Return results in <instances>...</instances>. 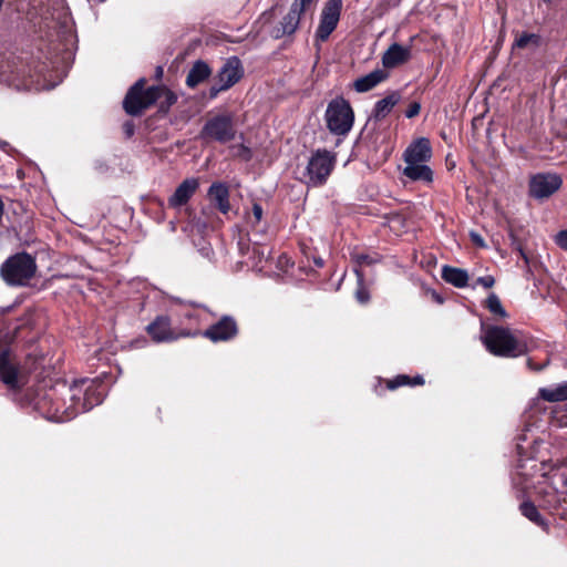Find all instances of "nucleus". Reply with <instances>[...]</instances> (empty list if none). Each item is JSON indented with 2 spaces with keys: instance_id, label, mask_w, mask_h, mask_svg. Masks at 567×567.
<instances>
[{
  "instance_id": "obj_1",
  "label": "nucleus",
  "mask_w": 567,
  "mask_h": 567,
  "mask_svg": "<svg viewBox=\"0 0 567 567\" xmlns=\"http://www.w3.org/2000/svg\"><path fill=\"white\" fill-rule=\"evenodd\" d=\"M48 66L45 63L25 65L13 53L0 55V82L16 89L17 91H41L55 86L47 78Z\"/></svg>"
},
{
  "instance_id": "obj_2",
  "label": "nucleus",
  "mask_w": 567,
  "mask_h": 567,
  "mask_svg": "<svg viewBox=\"0 0 567 567\" xmlns=\"http://www.w3.org/2000/svg\"><path fill=\"white\" fill-rule=\"evenodd\" d=\"M17 10L25 13L30 21L40 18L39 24L73 38L72 19L64 0H19Z\"/></svg>"
},
{
  "instance_id": "obj_3",
  "label": "nucleus",
  "mask_w": 567,
  "mask_h": 567,
  "mask_svg": "<svg viewBox=\"0 0 567 567\" xmlns=\"http://www.w3.org/2000/svg\"><path fill=\"white\" fill-rule=\"evenodd\" d=\"M69 405L62 409L55 404L52 419L56 422H68L78 414L84 413L103 402L105 390L102 383L93 380H80L68 389Z\"/></svg>"
},
{
  "instance_id": "obj_4",
  "label": "nucleus",
  "mask_w": 567,
  "mask_h": 567,
  "mask_svg": "<svg viewBox=\"0 0 567 567\" xmlns=\"http://www.w3.org/2000/svg\"><path fill=\"white\" fill-rule=\"evenodd\" d=\"M482 342L486 350L496 357L516 358L524 354L526 347L508 328L501 326H482Z\"/></svg>"
},
{
  "instance_id": "obj_5",
  "label": "nucleus",
  "mask_w": 567,
  "mask_h": 567,
  "mask_svg": "<svg viewBox=\"0 0 567 567\" xmlns=\"http://www.w3.org/2000/svg\"><path fill=\"white\" fill-rule=\"evenodd\" d=\"M37 271L35 259L27 252L10 256L0 267V276L8 286H27Z\"/></svg>"
},
{
  "instance_id": "obj_6",
  "label": "nucleus",
  "mask_w": 567,
  "mask_h": 567,
  "mask_svg": "<svg viewBox=\"0 0 567 567\" xmlns=\"http://www.w3.org/2000/svg\"><path fill=\"white\" fill-rule=\"evenodd\" d=\"M336 165V156L326 148L313 152L299 179L309 187L324 185Z\"/></svg>"
},
{
  "instance_id": "obj_7",
  "label": "nucleus",
  "mask_w": 567,
  "mask_h": 567,
  "mask_svg": "<svg viewBox=\"0 0 567 567\" xmlns=\"http://www.w3.org/2000/svg\"><path fill=\"white\" fill-rule=\"evenodd\" d=\"M542 478L537 482L535 488L538 496L544 498L550 506L560 502L559 495L567 487V474L561 472L556 465L542 464Z\"/></svg>"
},
{
  "instance_id": "obj_8",
  "label": "nucleus",
  "mask_w": 567,
  "mask_h": 567,
  "mask_svg": "<svg viewBox=\"0 0 567 567\" xmlns=\"http://www.w3.org/2000/svg\"><path fill=\"white\" fill-rule=\"evenodd\" d=\"M324 120L327 127L334 135H347L354 122L353 110L344 97L338 96L328 103Z\"/></svg>"
},
{
  "instance_id": "obj_9",
  "label": "nucleus",
  "mask_w": 567,
  "mask_h": 567,
  "mask_svg": "<svg viewBox=\"0 0 567 567\" xmlns=\"http://www.w3.org/2000/svg\"><path fill=\"white\" fill-rule=\"evenodd\" d=\"M236 134L235 117L230 112L210 116L200 130V138L220 144L234 141Z\"/></svg>"
},
{
  "instance_id": "obj_10",
  "label": "nucleus",
  "mask_w": 567,
  "mask_h": 567,
  "mask_svg": "<svg viewBox=\"0 0 567 567\" xmlns=\"http://www.w3.org/2000/svg\"><path fill=\"white\" fill-rule=\"evenodd\" d=\"M145 86V79L136 81L127 91L123 100V109L131 116H137L159 99L161 90L157 86Z\"/></svg>"
},
{
  "instance_id": "obj_11",
  "label": "nucleus",
  "mask_w": 567,
  "mask_h": 567,
  "mask_svg": "<svg viewBox=\"0 0 567 567\" xmlns=\"http://www.w3.org/2000/svg\"><path fill=\"white\" fill-rule=\"evenodd\" d=\"M4 338L8 340H0V379L9 388L16 389L19 385V361L9 347L13 337L6 333Z\"/></svg>"
},
{
  "instance_id": "obj_12",
  "label": "nucleus",
  "mask_w": 567,
  "mask_h": 567,
  "mask_svg": "<svg viewBox=\"0 0 567 567\" xmlns=\"http://www.w3.org/2000/svg\"><path fill=\"white\" fill-rule=\"evenodd\" d=\"M342 0H328L321 11L319 25L316 30V38L320 41L329 39L336 30L342 11Z\"/></svg>"
},
{
  "instance_id": "obj_13",
  "label": "nucleus",
  "mask_w": 567,
  "mask_h": 567,
  "mask_svg": "<svg viewBox=\"0 0 567 567\" xmlns=\"http://www.w3.org/2000/svg\"><path fill=\"white\" fill-rule=\"evenodd\" d=\"M563 179L555 173H538L529 181V195L535 199H545L556 193Z\"/></svg>"
},
{
  "instance_id": "obj_14",
  "label": "nucleus",
  "mask_w": 567,
  "mask_h": 567,
  "mask_svg": "<svg viewBox=\"0 0 567 567\" xmlns=\"http://www.w3.org/2000/svg\"><path fill=\"white\" fill-rule=\"evenodd\" d=\"M237 333L236 320L230 316H223L216 323L205 330L204 337L213 342H225L234 339Z\"/></svg>"
},
{
  "instance_id": "obj_15",
  "label": "nucleus",
  "mask_w": 567,
  "mask_h": 567,
  "mask_svg": "<svg viewBox=\"0 0 567 567\" xmlns=\"http://www.w3.org/2000/svg\"><path fill=\"white\" fill-rule=\"evenodd\" d=\"M431 157V144L430 141L425 137H421L412 142L403 154L405 164L427 163Z\"/></svg>"
},
{
  "instance_id": "obj_16",
  "label": "nucleus",
  "mask_w": 567,
  "mask_h": 567,
  "mask_svg": "<svg viewBox=\"0 0 567 567\" xmlns=\"http://www.w3.org/2000/svg\"><path fill=\"white\" fill-rule=\"evenodd\" d=\"M199 187V181L196 177L184 179L175 189L173 195L168 198V206L174 209H179L186 205L194 196Z\"/></svg>"
},
{
  "instance_id": "obj_17",
  "label": "nucleus",
  "mask_w": 567,
  "mask_h": 567,
  "mask_svg": "<svg viewBox=\"0 0 567 567\" xmlns=\"http://www.w3.org/2000/svg\"><path fill=\"white\" fill-rule=\"evenodd\" d=\"M244 75V69L237 56L228 58L217 74V81L224 84V87L230 89Z\"/></svg>"
},
{
  "instance_id": "obj_18",
  "label": "nucleus",
  "mask_w": 567,
  "mask_h": 567,
  "mask_svg": "<svg viewBox=\"0 0 567 567\" xmlns=\"http://www.w3.org/2000/svg\"><path fill=\"white\" fill-rule=\"evenodd\" d=\"M146 330L155 342H166L175 340L174 332L171 328V320L167 316H158L152 321Z\"/></svg>"
},
{
  "instance_id": "obj_19",
  "label": "nucleus",
  "mask_w": 567,
  "mask_h": 567,
  "mask_svg": "<svg viewBox=\"0 0 567 567\" xmlns=\"http://www.w3.org/2000/svg\"><path fill=\"white\" fill-rule=\"evenodd\" d=\"M302 13V11L291 6L289 12L279 22V25L272 30V37L275 39H281L286 35L293 34L299 27Z\"/></svg>"
},
{
  "instance_id": "obj_20",
  "label": "nucleus",
  "mask_w": 567,
  "mask_h": 567,
  "mask_svg": "<svg viewBox=\"0 0 567 567\" xmlns=\"http://www.w3.org/2000/svg\"><path fill=\"white\" fill-rule=\"evenodd\" d=\"M411 58V49L399 43L391 44L382 55V64L386 69H393L408 62Z\"/></svg>"
},
{
  "instance_id": "obj_21",
  "label": "nucleus",
  "mask_w": 567,
  "mask_h": 567,
  "mask_svg": "<svg viewBox=\"0 0 567 567\" xmlns=\"http://www.w3.org/2000/svg\"><path fill=\"white\" fill-rule=\"evenodd\" d=\"M207 195L210 202L215 204L221 214H227L230 210V193L228 186L225 183H213L208 188Z\"/></svg>"
},
{
  "instance_id": "obj_22",
  "label": "nucleus",
  "mask_w": 567,
  "mask_h": 567,
  "mask_svg": "<svg viewBox=\"0 0 567 567\" xmlns=\"http://www.w3.org/2000/svg\"><path fill=\"white\" fill-rule=\"evenodd\" d=\"M388 78V73L384 70L377 69L369 74L361 76L353 82V87L359 93H364L373 87H375L378 84L383 82Z\"/></svg>"
},
{
  "instance_id": "obj_23",
  "label": "nucleus",
  "mask_w": 567,
  "mask_h": 567,
  "mask_svg": "<svg viewBox=\"0 0 567 567\" xmlns=\"http://www.w3.org/2000/svg\"><path fill=\"white\" fill-rule=\"evenodd\" d=\"M212 70L209 65L203 60H197L187 73L186 85L194 89L207 80Z\"/></svg>"
},
{
  "instance_id": "obj_24",
  "label": "nucleus",
  "mask_w": 567,
  "mask_h": 567,
  "mask_svg": "<svg viewBox=\"0 0 567 567\" xmlns=\"http://www.w3.org/2000/svg\"><path fill=\"white\" fill-rule=\"evenodd\" d=\"M403 175L413 182L432 183L433 171L426 163L406 164L403 169Z\"/></svg>"
},
{
  "instance_id": "obj_25",
  "label": "nucleus",
  "mask_w": 567,
  "mask_h": 567,
  "mask_svg": "<svg viewBox=\"0 0 567 567\" xmlns=\"http://www.w3.org/2000/svg\"><path fill=\"white\" fill-rule=\"evenodd\" d=\"M401 95L399 92H391L385 97L379 100L373 107L371 117L380 121L390 114L392 109L399 103Z\"/></svg>"
},
{
  "instance_id": "obj_26",
  "label": "nucleus",
  "mask_w": 567,
  "mask_h": 567,
  "mask_svg": "<svg viewBox=\"0 0 567 567\" xmlns=\"http://www.w3.org/2000/svg\"><path fill=\"white\" fill-rule=\"evenodd\" d=\"M442 278L456 288H464L467 286L468 274L464 269L445 265L442 268Z\"/></svg>"
},
{
  "instance_id": "obj_27",
  "label": "nucleus",
  "mask_w": 567,
  "mask_h": 567,
  "mask_svg": "<svg viewBox=\"0 0 567 567\" xmlns=\"http://www.w3.org/2000/svg\"><path fill=\"white\" fill-rule=\"evenodd\" d=\"M520 514L526 517L528 520L534 523L535 525L542 527L544 530L549 529L548 522L543 517V515L539 513L538 508L535 506V504L530 501H524L519 505Z\"/></svg>"
},
{
  "instance_id": "obj_28",
  "label": "nucleus",
  "mask_w": 567,
  "mask_h": 567,
  "mask_svg": "<svg viewBox=\"0 0 567 567\" xmlns=\"http://www.w3.org/2000/svg\"><path fill=\"white\" fill-rule=\"evenodd\" d=\"M538 395L547 402H560L567 400V381L555 388H540Z\"/></svg>"
},
{
  "instance_id": "obj_29",
  "label": "nucleus",
  "mask_w": 567,
  "mask_h": 567,
  "mask_svg": "<svg viewBox=\"0 0 567 567\" xmlns=\"http://www.w3.org/2000/svg\"><path fill=\"white\" fill-rule=\"evenodd\" d=\"M357 276V289H355V299L359 303L365 305L370 300V292L364 285V275L362 270L357 268L353 269Z\"/></svg>"
},
{
  "instance_id": "obj_30",
  "label": "nucleus",
  "mask_w": 567,
  "mask_h": 567,
  "mask_svg": "<svg viewBox=\"0 0 567 567\" xmlns=\"http://www.w3.org/2000/svg\"><path fill=\"white\" fill-rule=\"evenodd\" d=\"M540 35L536 33L524 32L516 38L514 45L518 49H525L529 47L538 48L540 45Z\"/></svg>"
},
{
  "instance_id": "obj_31",
  "label": "nucleus",
  "mask_w": 567,
  "mask_h": 567,
  "mask_svg": "<svg viewBox=\"0 0 567 567\" xmlns=\"http://www.w3.org/2000/svg\"><path fill=\"white\" fill-rule=\"evenodd\" d=\"M485 306L488 309V311L495 316H498L501 318L508 317V313L504 309L498 296L494 292L488 295V297L485 301Z\"/></svg>"
},
{
  "instance_id": "obj_32",
  "label": "nucleus",
  "mask_w": 567,
  "mask_h": 567,
  "mask_svg": "<svg viewBox=\"0 0 567 567\" xmlns=\"http://www.w3.org/2000/svg\"><path fill=\"white\" fill-rule=\"evenodd\" d=\"M264 216L262 206L258 203H254L251 207V213L247 215V223L250 225L252 229L262 233V229H257L258 225L261 223Z\"/></svg>"
},
{
  "instance_id": "obj_33",
  "label": "nucleus",
  "mask_w": 567,
  "mask_h": 567,
  "mask_svg": "<svg viewBox=\"0 0 567 567\" xmlns=\"http://www.w3.org/2000/svg\"><path fill=\"white\" fill-rule=\"evenodd\" d=\"M352 261L354 262V268L361 270L362 266H370L379 261L377 256H371L364 252H353L351 255Z\"/></svg>"
},
{
  "instance_id": "obj_34",
  "label": "nucleus",
  "mask_w": 567,
  "mask_h": 567,
  "mask_svg": "<svg viewBox=\"0 0 567 567\" xmlns=\"http://www.w3.org/2000/svg\"><path fill=\"white\" fill-rule=\"evenodd\" d=\"M404 385H411V378L406 374H399L388 382V388L390 390H394Z\"/></svg>"
},
{
  "instance_id": "obj_35",
  "label": "nucleus",
  "mask_w": 567,
  "mask_h": 567,
  "mask_svg": "<svg viewBox=\"0 0 567 567\" xmlns=\"http://www.w3.org/2000/svg\"><path fill=\"white\" fill-rule=\"evenodd\" d=\"M44 400H49V404H50L47 410V417L49 420L56 422L54 419H52V414L54 412L55 404H59L62 409H64L65 406L69 405V403H66L65 400L61 401L59 399H54L52 395L44 396Z\"/></svg>"
},
{
  "instance_id": "obj_36",
  "label": "nucleus",
  "mask_w": 567,
  "mask_h": 567,
  "mask_svg": "<svg viewBox=\"0 0 567 567\" xmlns=\"http://www.w3.org/2000/svg\"><path fill=\"white\" fill-rule=\"evenodd\" d=\"M228 90L227 87H224V84L223 83H219L217 81V83L213 84L209 90H208V96L210 100H214L218 96V94L223 91H226Z\"/></svg>"
},
{
  "instance_id": "obj_37",
  "label": "nucleus",
  "mask_w": 567,
  "mask_h": 567,
  "mask_svg": "<svg viewBox=\"0 0 567 567\" xmlns=\"http://www.w3.org/2000/svg\"><path fill=\"white\" fill-rule=\"evenodd\" d=\"M555 243L564 250H567V229L560 230L555 237Z\"/></svg>"
},
{
  "instance_id": "obj_38",
  "label": "nucleus",
  "mask_w": 567,
  "mask_h": 567,
  "mask_svg": "<svg viewBox=\"0 0 567 567\" xmlns=\"http://www.w3.org/2000/svg\"><path fill=\"white\" fill-rule=\"evenodd\" d=\"M494 284H495V279L491 275L478 277L476 279V285H480L486 289L492 288L494 286Z\"/></svg>"
},
{
  "instance_id": "obj_39",
  "label": "nucleus",
  "mask_w": 567,
  "mask_h": 567,
  "mask_svg": "<svg viewBox=\"0 0 567 567\" xmlns=\"http://www.w3.org/2000/svg\"><path fill=\"white\" fill-rule=\"evenodd\" d=\"M420 110H421L420 103L413 102V103L410 104L409 109L406 110L405 116L408 118H412V117L416 116L420 113Z\"/></svg>"
},
{
  "instance_id": "obj_40",
  "label": "nucleus",
  "mask_w": 567,
  "mask_h": 567,
  "mask_svg": "<svg viewBox=\"0 0 567 567\" xmlns=\"http://www.w3.org/2000/svg\"><path fill=\"white\" fill-rule=\"evenodd\" d=\"M311 2L312 0H295L291 6L305 12L306 8L310 6Z\"/></svg>"
},
{
  "instance_id": "obj_41",
  "label": "nucleus",
  "mask_w": 567,
  "mask_h": 567,
  "mask_svg": "<svg viewBox=\"0 0 567 567\" xmlns=\"http://www.w3.org/2000/svg\"><path fill=\"white\" fill-rule=\"evenodd\" d=\"M424 383V379L422 375H416L411 378V385H422Z\"/></svg>"
},
{
  "instance_id": "obj_42",
  "label": "nucleus",
  "mask_w": 567,
  "mask_h": 567,
  "mask_svg": "<svg viewBox=\"0 0 567 567\" xmlns=\"http://www.w3.org/2000/svg\"><path fill=\"white\" fill-rule=\"evenodd\" d=\"M527 365L529 369L532 370H535V371H540L546 364H534L533 361L530 359L527 360Z\"/></svg>"
},
{
  "instance_id": "obj_43",
  "label": "nucleus",
  "mask_w": 567,
  "mask_h": 567,
  "mask_svg": "<svg viewBox=\"0 0 567 567\" xmlns=\"http://www.w3.org/2000/svg\"><path fill=\"white\" fill-rule=\"evenodd\" d=\"M471 237H472V240H473L475 244H477V245H478V246H481V247H483V246H484V241H483V239H482V237H481L480 235H477V234H474V233H473Z\"/></svg>"
},
{
  "instance_id": "obj_44",
  "label": "nucleus",
  "mask_w": 567,
  "mask_h": 567,
  "mask_svg": "<svg viewBox=\"0 0 567 567\" xmlns=\"http://www.w3.org/2000/svg\"><path fill=\"white\" fill-rule=\"evenodd\" d=\"M177 97L173 93H168L167 95V103L169 105L174 104L176 102Z\"/></svg>"
},
{
  "instance_id": "obj_45",
  "label": "nucleus",
  "mask_w": 567,
  "mask_h": 567,
  "mask_svg": "<svg viewBox=\"0 0 567 567\" xmlns=\"http://www.w3.org/2000/svg\"><path fill=\"white\" fill-rule=\"evenodd\" d=\"M125 131H126V134H127L128 136H131V135L133 134V125H132V124H127V125L125 126Z\"/></svg>"
},
{
  "instance_id": "obj_46",
  "label": "nucleus",
  "mask_w": 567,
  "mask_h": 567,
  "mask_svg": "<svg viewBox=\"0 0 567 567\" xmlns=\"http://www.w3.org/2000/svg\"><path fill=\"white\" fill-rule=\"evenodd\" d=\"M241 150H243L244 152H246V153H247V155H246V157H245V158H246V159H249V158H250V151H249V148L243 145V146H241Z\"/></svg>"
},
{
  "instance_id": "obj_47",
  "label": "nucleus",
  "mask_w": 567,
  "mask_h": 567,
  "mask_svg": "<svg viewBox=\"0 0 567 567\" xmlns=\"http://www.w3.org/2000/svg\"><path fill=\"white\" fill-rule=\"evenodd\" d=\"M315 264L318 266V267H322L323 266V260L321 258H316L315 259Z\"/></svg>"
},
{
  "instance_id": "obj_48",
  "label": "nucleus",
  "mask_w": 567,
  "mask_h": 567,
  "mask_svg": "<svg viewBox=\"0 0 567 567\" xmlns=\"http://www.w3.org/2000/svg\"><path fill=\"white\" fill-rule=\"evenodd\" d=\"M184 316L188 319L193 318V313L188 310L184 313Z\"/></svg>"
},
{
  "instance_id": "obj_49",
  "label": "nucleus",
  "mask_w": 567,
  "mask_h": 567,
  "mask_svg": "<svg viewBox=\"0 0 567 567\" xmlns=\"http://www.w3.org/2000/svg\"><path fill=\"white\" fill-rule=\"evenodd\" d=\"M522 257L525 259L526 262H528L527 256L520 250Z\"/></svg>"
},
{
  "instance_id": "obj_50",
  "label": "nucleus",
  "mask_w": 567,
  "mask_h": 567,
  "mask_svg": "<svg viewBox=\"0 0 567 567\" xmlns=\"http://www.w3.org/2000/svg\"><path fill=\"white\" fill-rule=\"evenodd\" d=\"M162 68H158L157 71H156V74H162Z\"/></svg>"
},
{
  "instance_id": "obj_51",
  "label": "nucleus",
  "mask_w": 567,
  "mask_h": 567,
  "mask_svg": "<svg viewBox=\"0 0 567 567\" xmlns=\"http://www.w3.org/2000/svg\"><path fill=\"white\" fill-rule=\"evenodd\" d=\"M188 306H190V307H196L197 305H196V303H194V302H189V303H188Z\"/></svg>"
}]
</instances>
